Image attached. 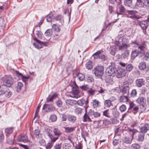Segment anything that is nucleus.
<instances>
[{
  "label": "nucleus",
  "mask_w": 149,
  "mask_h": 149,
  "mask_svg": "<svg viewBox=\"0 0 149 149\" xmlns=\"http://www.w3.org/2000/svg\"><path fill=\"white\" fill-rule=\"evenodd\" d=\"M54 135L50 133H48V136L49 138L53 139H56L55 141L57 140L61 134V132L58 128H54L53 130Z\"/></svg>",
  "instance_id": "20e7f679"
},
{
  "label": "nucleus",
  "mask_w": 149,
  "mask_h": 149,
  "mask_svg": "<svg viewBox=\"0 0 149 149\" xmlns=\"http://www.w3.org/2000/svg\"><path fill=\"white\" fill-rule=\"evenodd\" d=\"M76 119L77 118L75 116L72 115L67 114V120L70 123H74Z\"/></svg>",
  "instance_id": "a211bd4d"
},
{
  "label": "nucleus",
  "mask_w": 149,
  "mask_h": 149,
  "mask_svg": "<svg viewBox=\"0 0 149 149\" xmlns=\"http://www.w3.org/2000/svg\"><path fill=\"white\" fill-rule=\"evenodd\" d=\"M56 103L57 106L58 107H60L62 105V102L61 100H58L56 102Z\"/></svg>",
  "instance_id": "e2e57ef3"
},
{
  "label": "nucleus",
  "mask_w": 149,
  "mask_h": 149,
  "mask_svg": "<svg viewBox=\"0 0 149 149\" xmlns=\"http://www.w3.org/2000/svg\"><path fill=\"white\" fill-rule=\"evenodd\" d=\"M129 52L128 51H126L124 53L122 54V56L123 58H126L129 55Z\"/></svg>",
  "instance_id": "13d9d810"
},
{
  "label": "nucleus",
  "mask_w": 149,
  "mask_h": 149,
  "mask_svg": "<svg viewBox=\"0 0 149 149\" xmlns=\"http://www.w3.org/2000/svg\"><path fill=\"white\" fill-rule=\"evenodd\" d=\"M45 43H43V42L40 41L39 42H37L33 43V45L35 47L40 49L42 47V44H44Z\"/></svg>",
  "instance_id": "bb28decb"
},
{
  "label": "nucleus",
  "mask_w": 149,
  "mask_h": 149,
  "mask_svg": "<svg viewBox=\"0 0 149 149\" xmlns=\"http://www.w3.org/2000/svg\"><path fill=\"white\" fill-rule=\"evenodd\" d=\"M132 139L128 137H125L123 140V141L127 144H130L131 143Z\"/></svg>",
  "instance_id": "c9c22d12"
},
{
  "label": "nucleus",
  "mask_w": 149,
  "mask_h": 149,
  "mask_svg": "<svg viewBox=\"0 0 149 149\" xmlns=\"http://www.w3.org/2000/svg\"><path fill=\"white\" fill-rule=\"evenodd\" d=\"M57 119V117L56 115L55 114L51 115L50 117V120L52 122H55Z\"/></svg>",
  "instance_id": "79ce46f5"
},
{
  "label": "nucleus",
  "mask_w": 149,
  "mask_h": 149,
  "mask_svg": "<svg viewBox=\"0 0 149 149\" xmlns=\"http://www.w3.org/2000/svg\"><path fill=\"white\" fill-rule=\"evenodd\" d=\"M80 87L81 89L84 90H86L88 88V87L87 85L80 86Z\"/></svg>",
  "instance_id": "338daca9"
},
{
  "label": "nucleus",
  "mask_w": 149,
  "mask_h": 149,
  "mask_svg": "<svg viewBox=\"0 0 149 149\" xmlns=\"http://www.w3.org/2000/svg\"><path fill=\"white\" fill-rule=\"evenodd\" d=\"M65 131L66 133H70L73 132L74 130V127H64Z\"/></svg>",
  "instance_id": "7c9ffc66"
},
{
  "label": "nucleus",
  "mask_w": 149,
  "mask_h": 149,
  "mask_svg": "<svg viewBox=\"0 0 149 149\" xmlns=\"http://www.w3.org/2000/svg\"><path fill=\"white\" fill-rule=\"evenodd\" d=\"M141 52V50L138 49H135L134 50L132 51L131 54V58L132 60L134 59L139 54L140 56Z\"/></svg>",
  "instance_id": "2eb2a0df"
},
{
  "label": "nucleus",
  "mask_w": 149,
  "mask_h": 149,
  "mask_svg": "<svg viewBox=\"0 0 149 149\" xmlns=\"http://www.w3.org/2000/svg\"><path fill=\"white\" fill-rule=\"evenodd\" d=\"M140 147V145L137 143H134L131 146L132 148L135 149H139Z\"/></svg>",
  "instance_id": "8fccbe9b"
},
{
  "label": "nucleus",
  "mask_w": 149,
  "mask_h": 149,
  "mask_svg": "<svg viewBox=\"0 0 149 149\" xmlns=\"http://www.w3.org/2000/svg\"><path fill=\"white\" fill-rule=\"evenodd\" d=\"M17 140L19 141L25 143L28 141L29 139L26 135H21L18 136Z\"/></svg>",
  "instance_id": "dca6fc26"
},
{
  "label": "nucleus",
  "mask_w": 149,
  "mask_h": 149,
  "mask_svg": "<svg viewBox=\"0 0 149 149\" xmlns=\"http://www.w3.org/2000/svg\"><path fill=\"white\" fill-rule=\"evenodd\" d=\"M145 3V2L144 1H143L142 0H136V6L140 8L143 7L145 6L148 8V6Z\"/></svg>",
  "instance_id": "6ab92c4d"
},
{
  "label": "nucleus",
  "mask_w": 149,
  "mask_h": 149,
  "mask_svg": "<svg viewBox=\"0 0 149 149\" xmlns=\"http://www.w3.org/2000/svg\"><path fill=\"white\" fill-rule=\"evenodd\" d=\"M61 143L56 144L54 147V149H61Z\"/></svg>",
  "instance_id": "6e6d98bb"
},
{
  "label": "nucleus",
  "mask_w": 149,
  "mask_h": 149,
  "mask_svg": "<svg viewBox=\"0 0 149 149\" xmlns=\"http://www.w3.org/2000/svg\"><path fill=\"white\" fill-rule=\"evenodd\" d=\"M148 43V42L146 41H142L141 43L138 47V49L141 51L140 57L144 56L143 58L145 60H147L149 59V52H145V51L146 49Z\"/></svg>",
  "instance_id": "f257e3e1"
},
{
  "label": "nucleus",
  "mask_w": 149,
  "mask_h": 149,
  "mask_svg": "<svg viewBox=\"0 0 149 149\" xmlns=\"http://www.w3.org/2000/svg\"><path fill=\"white\" fill-rule=\"evenodd\" d=\"M89 116L93 118V117L95 118L99 117L100 116V113L94 111L92 110H90L88 112Z\"/></svg>",
  "instance_id": "f3484780"
},
{
  "label": "nucleus",
  "mask_w": 149,
  "mask_h": 149,
  "mask_svg": "<svg viewBox=\"0 0 149 149\" xmlns=\"http://www.w3.org/2000/svg\"><path fill=\"white\" fill-rule=\"evenodd\" d=\"M122 45L118 41H116L115 43L116 45L119 47L120 50L125 49L130 47V45L129 44L128 40L125 37H123L122 39Z\"/></svg>",
  "instance_id": "f03ea898"
},
{
  "label": "nucleus",
  "mask_w": 149,
  "mask_h": 149,
  "mask_svg": "<svg viewBox=\"0 0 149 149\" xmlns=\"http://www.w3.org/2000/svg\"><path fill=\"white\" fill-rule=\"evenodd\" d=\"M129 84L127 82H125L123 83V88L120 90V91L123 94H128L129 93Z\"/></svg>",
  "instance_id": "f8f14e48"
},
{
  "label": "nucleus",
  "mask_w": 149,
  "mask_h": 149,
  "mask_svg": "<svg viewBox=\"0 0 149 149\" xmlns=\"http://www.w3.org/2000/svg\"><path fill=\"white\" fill-rule=\"evenodd\" d=\"M77 77L80 81H82L84 79L85 76L82 73H79L77 75Z\"/></svg>",
  "instance_id": "a19ab883"
},
{
  "label": "nucleus",
  "mask_w": 149,
  "mask_h": 149,
  "mask_svg": "<svg viewBox=\"0 0 149 149\" xmlns=\"http://www.w3.org/2000/svg\"><path fill=\"white\" fill-rule=\"evenodd\" d=\"M52 34V30L50 29H48L46 30L45 32V34L46 36L47 37L51 36Z\"/></svg>",
  "instance_id": "473e14b6"
},
{
  "label": "nucleus",
  "mask_w": 149,
  "mask_h": 149,
  "mask_svg": "<svg viewBox=\"0 0 149 149\" xmlns=\"http://www.w3.org/2000/svg\"><path fill=\"white\" fill-rule=\"evenodd\" d=\"M82 111V109L79 107H77L74 110V112L77 114L81 113Z\"/></svg>",
  "instance_id": "de8ad7c7"
},
{
  "label": "nucleus",
  "mask_w": 149,
  "mask_h": 149,
  "mask_svg": "<svg viewBox=\"0 0 149 149\" xmlns=\"http://www.w3.org/2000/svg\"><path fill=\"white\" fill-rule=\"evenodd\" d=\"M126 71H127L130 72L133 68V66L132 64H128L126 67Z\"/></svg>",
  "instance_id": "09e8293b"
},
{
  "label": "nucleus",
  "mask_w": 149,
  "mask_h": 149,
  "mask_svg": "<svg viewBox=\"0 0 149 149\" xmlns=\"http://www.w3.org/2000/svg\"><path fill=\"white\" fill-rule=\"evenodd\" d=\"M57 96V95L56 94H54L51 97H47V102H49L52 101L53 100V99L55 98Z\"/></svg>",
  "instance_id": "58836bf2"
},
{
  "label": "nucleus",
  "mask_w": 149,
  "mask_h": 149,
  "mask_svg": "<svg viewBox=\"0 0 149 149\" xmlns=\"http://www.w3.org/2000/svg\"><path fill=\"white\" fill-rule=\"evenodd\" d=\"M52 28L56 32H59L60 31V29L58 26L56 24H54L52 26Z\"/></svg>",
  "instance_id": "3c124183"
},
{
  "label": "nucleus",
  "mask_w": 149,
  "mask_h": 149,
  "mask_svg": "<svg viewBox=\"0 0 149 149\" xmlns=\"http://www.w3.org/2000/svg\"><path fill=\"white\" fill-rule=\"evenodd\" d=\"M99 102L96 100L93 101V105L94 107H98L99 105Z\"/></svg>",
  "instance_id": "49530a36"
},
{
  "label": "nucleus",
  "mask_w": 149,
  "mask_h": 149,
  "mask_svg": "<svg viewBox=\"0 0 149 149\" xmlns=\"http://www.w3.org/2000/svg\"><path fill=\"white\" fill-rule=\"evenodd\" d=\"M102 50H99L94 54L93 56H94L95 58H99L105 60L107 59V57L102 53Z\"/></svg>",
  "instance_id": "0eeeda50"
},
{
  "label": "nucleus",
  "mask_w": 149,
  "mask_h": 149,
  "mask_svg": "<svg viewBox=\"0 0 149 149\" xmlns=\"http://www.w3.org/2000/svg\"><path fill=\"white\" fill-rule=\"evenodd\" d=\"M128 131L132 135V139L133 138L134 134L137 131L136 130L131 129H129Z\"/></svg>",
  "instance_id": "c03bdc74"
},
{
  "label": "nucleus",
  "mask_w": 149,
  "mask_h": 149,
  "mask_svg": "<svg viewBox=\"0 0 149 149\" xmlns=\"http://www.w3.org/2000/svg\"><path fill=\"white\" fill-rule=\"evenodd\" d=\"M137 23L143 29V33L145 34H146V30L147 29V25L146 22L145 21L141 22L139 20H138L137 21Z\"/></svg>",
  "instance_id": "9d476101"
},
{
  "label": "nucleus",
  "mask_w": 149,
  "mask_h": 149,
  "mask_svg": "<svg viewBox=\"0 0 149 149\" xmlns=\"http://www.w3.org/2000/svg\"><path fill=\"white\" fill-rule=\"evenodd\" d=\"M116 68L114 63H112L106 70V72L108 76L114 77L116 75Z\"/></svg>",
  "instance_id": "7ed1b4c3"
},
{
  "label": "nucleus",
  "mask_w": 149,
  "mask_h": 149,
  "mask_svg": "<svg viewBox=\"0 0 149 149\" xmlns=\"http://www.w3.org/2000/svg\"><path fill=\"white\" fill-rule=\"evenodd\" d=\"M41 107V105L39 104L37 107L36 110V111L34 118H36L38 117V113L39 112V109Z\"/></svg>",
  "instance_id": "a18cd8bd"
},
{
  "label": "nucleus",
  "mask_w": 149,
  "mask_h": 149,
  "mask_svg": "<svg viewBox=\"0 0 149 149\" xmlns=\"http://www.w3.org/2000/svg\"><path fill=\"white\" fill-rule=\"evenodd\" d=\"M119 109L120 111L123 112L125 111L126 109V107L125 105L122 104L120 107Z\"/></svg>",
  "instance_id": "864d4df0"
},
{
  "label": "nucleus",
  "mask_w": 149,
  "mask_h": 149,
  "mask_svg": "<svg viewBox=\"0 0 149 149\" xmlns=\"http://www.w3.org/2000/svg\"><path fill=\"white\" fill-rule=\"evenodd\" d=\"M53 17V15L52 14H49L47 16V22H50L52 21V19Z\"/></svg>",
  "instance_id": "bf43d9fd"
},
{
  "label": "nucleus",
  "mask_w": 149,
  "mask_h": 149,
  "mask_svg": "<svg viewBox=\"0 0 149 149\" xmlns=\"http://www.w3.org/2000/svg\"><path fill=\"white\" fill-rule=\"evenodd\" d=\"M146 101V99L142 97H139L136 100V101L138 103L142 104L145 103Z\"/></svg>",
  "instance_id": "cd10ccee"
},
{
  "label": "nucleus",
  "mask_w": 149,
  "mask_h": 149,
  "mask_svg": "<svg viewBox=\"0 0 149 149\" xmlns=\"http://www.w3.org/2000/svg\"><path fill=\"white\" fill-rule=\"evenodd\" d=\"M55 109V107L53 104H46L43 105L42 109L45 110L47 112H51L54 111Z\"/></svg>",
  "instance_id": "1a4fd4ad"
},
{
  "label": "nucleus",
  "mask_w": 149,
  "mask_h": 149,
  "mask_svg": "<svg viewBox=\"0 0 149 149\" xmlns=\"http://www.w3.org/2000/svg\"><path fill=\"white\" fill-rule=\"evenodd\" d=\"M104 105L105 107L109 108L111 106H113V105L111 101L110 100L108 99L105 100L104 102Z\"/></svg>",
  "instance_id": "b1692460"
},
{
  "label": "nucleus",
  "mask_w": 149,
  "mask_h": 149,
  "mask_svg": "<svg viewBox=\"0 0 149 149\" xmlns=\"http://www.w3.org/2000/svg\"><path fill=\"white\" fill-rule=\"evenodd\" d=\"M5 24L3 19L1 17L0 18V28L4 27Z\"/></svg>",
  "instance_id": "603ef678"
},
{
  "label": "nucleus",
  "mask_w": 149,
  "mask_h": 149,
  "mask_svg": "<svg viewBox=\"0 0 149 149\" xmlns=\"http://www.w3.org/2000/svg\"><path fill=\"white\" fill-rule=\"evenodd\" d=\"M93 71L96 76L100 77L104 74V67L101 65L96 66L94 68Z\"/></svg>",
  "instance_id": "39448f33"
},
{
  "label": "nucleus",
  "mask_w": 149,
  "mask_h": 149,
  "mask_svg": "<svg viewBox=\"0 0 149 149\" xmlns=\"http://www.w3.org/2000/svg\"><path fill=\"white\" fill-rule=\"evenodd\" d=\"M51 141L47 143V145L46 147V149H51V148L53 146L54 143L56 141V139H53L51 138H49Z\"/></svg>",
  "instance_id": "412c9836"
},
{
  "label": "nucleus",
  "mask_w": 149,
  "mask_h": 149,
  "mask_svg": "<svg viewBox=\"0 0 149 149\" xmlns=\"http://www.w3.org/2000/svg\"><path fill=\"white\" fill-rule=\"evenodd\" d=\"M116 49V47L115 46H111L109 49L110 53L112 55H114L115 54Z\"/></svg>",
  "instance_id": "c756f323"
},
{
  "label": "nucleus",
  "mask_w": 149,
  "mask_h": 149,
  "mask_svg": "<svg viewBox=\"0 0 149 149\" xmlns=\"http://www.w3.org/2000/svg\"><path fill=\"white\" fill-rule=\"evenodd\" d=\"M144 134L140 133L136 137V139L139 141H142L144 140Z\"/></svg>",
  "instance_id": "c85d7f7f"
},
{
  "label": "nucleus",
  "mask_w": 149,
  "mask_h": 149,
  "mask_svg": "<svg viewBox=\"0 0 149 149\" xmlns=\"http://www.w3.org/2000/svg\"><path fill=\"white\" fill-rule=\"evenodd\" d=\"M133 0H124V4L126 6L131 7L132 5Z\"/></svg>",
  "instance_id": "393cba45"
},
{
  "label": "nucleus",
  "mask_w": 149,
  "mask_h": 149,
  "mask_svg": "<svg viewBox=\"0 0 149 149\" xmlns=\"http://www.w3.org/2000/svg\"><path fill=\"white\" fill-rule=\"evenodd\" d=\"M127 13H128L129 17L133 19H138L140 18L141 17L137 15L138 12L134 10H127Z\"/></svg>",
  "instance_id": "423d86ee"
},
{
  "label": "nucleus",
  "mask_w": 149,
  "mask_h": 149,
  "mask_svg": "<svg viewBox=\"0 0 149 149\" xmlns=\"http://www.w3.org/2000/svg\"><path fill=\"white\" fill-rule=\"evenodd\" d=\"M119 12H117L118 15L119 14H123L125 11L124 7L122 5H120L118 7Z\"/></svg>",
  "instance_id": "5701e85b"
},
{
  "label": "nucleus",
  "mask_w": 149,
  "mask_h": 149,
  "mask_svg": "<svg viewBox=\"0 0 149 149\" xmlns=\"http://www.w3.org/2000/svg\"><path fill=\"white\" fill-rule=\"evenodd\" d=\"M75 102H77L79 105L81 106L86 103V101L83 99H81Z\"/></svg>",
  "instance_id": "ea45409f"
},
{
  "label": "nucleus",
  "mask_w": 149,
  "mask_h": 149,
  "mask_svg": "<svg viewBox=\"0 0 149 149\" xmlns=\"http://www.w3.org/2000/svg\"><path fill=\"white\" fill-rule=\"evenodd\" d=\"M74 83L75 87L72 88V92L74 96L75 95L74 97L77 98L78 97V94L79 93V90L75 82H74Z\"/></svg>",
  "instance_id": "4468645a"
},
{
  "label": "nucleus",
  "mask_w": 149,
  "mask_h": 149,
  "mask_svg": "<svg viewBox=\"0 0 149 149\" xmlns=\"http://www.w3.org/2000/svg\"><path fill=\"white\" fill-rule=\"evenodd\" d=\"M117 73L116 74V77L118 78H120L124 77L126 74V71L125 70L120 68L117 70Z\"/></svg>",
  "instance_id": "6e6552de"
},
{
  "label": "nucleus",
  "mask_w": 149,
  "mask_h": 149,
  "mask_svg": "<svg viewBox=\"0 0 149 149\" xmlns=\"http://www.w3.org/2000/svg\"><path fill=\"white\" fill-rule=\"evenodd\" d=\"M2 89L4 90V94L5 97L7 98L10 97L12 94V92L6 86H3Z\"/></svg>",
  "instance_id": "ddd939ff"
},
{
  "label": "nucleus",
  "mask_w": 149,
  "mask_h": 149,
  "mask_svg": "<svg viewBox=\"0 0 149 149\" xmlns=\"http://www.w3.org/2000/svg\"><path fill=\"white\" fill-rule=\"evenodd\" d=\"M62 120L63 121H66L67 120V115H65V114L62 115Z\"/></svg>",
  "instance_id": "69168bd1"
},
{
  "label": "nucleus",
  "mask_w": 149,
  "mask_h": 149,
  "mask_svg": "<svg viewBox=\"0 0 149 149\" xmlns=\"http://www.w3.org/2000/svg\"><path fill=\"white\" fill-rule=\"evenodd\" d=\"M119 100L121 102H126L128 101V98L127 96L123 95L120 97Z\"/></svg>",
  "instance_id": "f704fd0d"
},
{
  "label": "nucleus",
  "mask_w": 149,
  "mask_h": 149,
  "mask_svg": "<svg viewBox=\"0 0 149 149\" xmlns=\"http://www.w3.org/2000/svg\"><path fill=\"white\" fill-rule=\"evenodd\" d=\"M119 140L118 139H115L113 141V144L114 145L116 146L119 144Z\"/></svg>",
  "instance_id": "774afa93"
},
{
  "label": "nucleus",
  "mask_w": 149,
  "mask_h": 149,
  "mask_svg": "<svg viewBox=\"0 0 149 149\" xmlns=\"http://www.w3.org/2000/svg\"><path fill=\"white\" fill-rule=\"evenodd\" d=\"M13 78L10 77H7L5 80L3 81L4 85L3 86H6L10 87L13 84Z\"/></svg>",
  "instance_id": "9b49d317"
},
{
  "label": "nucleus",
  "mask_w": 149,
  "mask_h": 149,
  "mask_svg": "<svg viewBox=\"0 0 149 149\" xmlns=\"http://www.w3.org/2000/svg\"><path fill=\"white\" fill-rule=\"evenodd\" d=\"M137 94V92L136 90L135 89H134L132 90L131 93V95L132 96H136Z\"/></svg>",
  "instance_id": "0e129e2a"
},
{
  "label": "nucleus",
  "mask_w": 149,
  "mask_h": 149,
  "mask_svg": "<svg viewBox=\"0 0 149 149\" xmlns=\"http://www.w3.org/2000/svg\"><path fill=\"white\" fill-rule=\"evenodd\" d=\"M5 131L6 135L11 134L13 132V127H11L7 128L5 129Z\"/></svg>",
  "instance_id": "4c0bfd02"
},
{
  "label": "nucleus",
  "mask_w": 149,
  "mask_h": 149,
  "mask_svg": "<svg viewBox=\"0 0 149 149\" xmlns=\"http://www.w3.org/2000/svg\"><path fill=\"white\" fill-rule=\"evenodd\" d=\"M96 91L95 90H93L92 89H91L89 90H88V93L91 95H93L96 92Z\"/></svg>",
  "instance_id": "052dcab7"
},
{
  "label": "nucleus",
  "mask_w": 149,
  "mask_h": 149,
  "mask_svg": "<svg viewBox=\"0 0 149 149\" xmlns=\"http://www.w3.org/2000/svg\"><path fill=\"white\" fill-rule=\"evenodd\" d=\"M136 86L138 87H141L144 85V81L143 79H139L136 80Z\"/></svg>",
  "instance_id": "4be33fe9"
},
{
  "label": "nucleus",
  "mask_w": 149,
  "mask_h": 149,
  "mask_svg": "<svg viewBox=\"0 0 149 149\" xmlns=\"http://www.w3.org/2000/svg\"><path fill=\"white\" fill-rule=\"evenodd\" d=\"M109 109H107L104 111L103 112V115L107 117H110L109 113Z\"/></svg>",
  "instance_id": "5fc2aeb1"
},
{
  "label": "nucleus",
  "mask_w": 149,
  "mask_h": 149,
  "mask_svg": "<svg viewBox=\"0 0 149 149\" xmlns=\"http://www.w3.org/2000/svg\"><path fill=\"white\" fill-rule=\"evenodd\" d=\"M149 130V124H146L140 128V131L142 133H145Z\"/></svg>",
  "instance_id": "aec40b11"
},
{
  "label": "nucleus",
  "mask_w": 149,
  "mask_h": 149,
  "mask_svg": "<svg viewBox=\"0 0 149 149\" xmlns=\"http://www.w3.org/2000/svg\"><path fill=\"white\" fill-rule=\"evenodd\" d=\"M76 102V101H74L71 100H68L66 101V103L67 105L72 106L74 104V102Z\"/></svg>",
  "instance_id": "72a5a7b5"
},
{
  "label": "nucleus",
  "mask_w": 149,
  "mask_h": 149,
  "mask_svg": "<svg viewBox=\"0 0 149 149\" xmlns=\"http://www.w3.org/2000/svg\"><path fill=\"white\" fill-rule=\"evenodd\" d=\"M111 76H108L106 77L105 80L106 82L108 83H110L112 81V79L111 78Z\"/></svg>",
  "instance_id": "680f3d73"
},
{
  "label": "nucleus",
  "mask_w": 149,
  "mask_h": 149,
  "mask_svg": "<svg viewBox=\"0 0 149 149\" xmlns=\"http://www.w3.org/2000/svg\"><path fill=\"white\" fill-rule=\"evenodd\" d=\"M146 63L144 62H141L140 63L139 65V68L141 70H143L146 68Z\"/></svg>",
  "instance_id": "2f4dec72"
},
{
  "label": "nucleus",
  "mask_w": 149,
  "mask_h": 149,
  "mask_svg": "<svg viewBox=\"0 0 149 149\" xmlns=\"http://www.w3.org/2000/svg\"><path fill=\"white\" fill-rule=\"evenodd\" d=\"M86 68L88 69H91L92 68V62L91 61H89L86 65Z\"/></svg>",
  "instance_id": "37998d69"
},
{
  "label": "nucleus",
  "mask_w": 149,
  "mask_h": 149,
  "mask_svg": "<svg viewBox=\"0 0 149 149\" xmlns=\"http://www.w3.org/2000/svg\"><path fill=\"white\" fill-rule=\"evenodd\" d=\"M23 86L22 83L21 82H18L17 84V85L16 87V91L17 92H19L21 90Z\"/></svg>",
  "instance_id": "e433bc0d"
},
{
  "label": "nucleus",
  "mask_w": 149,
  "mask_h": 149,
  "mask_svg": "<svg viewBox=\"0 0 149 149\" xmlns=\"http://www.w3.org/2000/svg\"><path fill=\"white\" fill-rule=\"evenodd\" d=\"M90 116L89 115L86 113H85L83 116V121L84 122H86L88 121L89 122H91L92 121L91 120L90 118Z\"/></svg>",
  "instance_id": "a878e982"
},
{
  "label": "nucleus",
  "mask_w": 149,
  "mask_h": 149,
  "mask_svg": "<svg viewBox=\"0 0 149 149\" xmlns=\"http://www.w3.org/2000/svg\"><path fill=\"white\" fill-rule=\"evenodd\" d=\"M40 131L39 130H35L34 132V134L35 136L37 138L38 137L40 134Z\"/></svg>",
  "instance_id": "4d7b16f0"
}]
</instances>
